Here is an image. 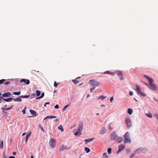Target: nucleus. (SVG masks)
<instances>
[{"label":"nucleus","mask_w":158,"mask_h":158,"mask_svg":"<svg viewBox=\"0 0 158 158\" xmlns=\"http://www.w3.org/2000/svg\"><path fill=\"white\" fill-rule=\"evenodd\" d=\"M144 76L148 80L149 84V88L152 90H154L156 89L157 87L156 85L152 83V82L153 81V79L152 78H151L149 76L146 75H144Z\"/></svg>","instance_id":"nucleus-1"},{"label":"nucleus","mask_w":158,"mask_h":158,"mask_svg":"<svg viewBox=\"0 0 158 158\" xmlns=\"http://www.w3.org/2000/svg\"><path fill=\"white\" fill-rule=\"evenodd\" d=\"M124 142L125 143H130L131 142V140L130 139L129 136V133L128 132H127L124 135Z\"/></svg>","instance_id":"nucleus-2"},{"label":"nucleus","mask_w":158,"mask_h":158,"mask_svg":"<svg viewBox=\"0 0 158 158\" xmlns=\"http://www.w3.org/2000/svg\"><path fill=\"white\" fill-rule=\"evenodd\" d=\"M89 83L90 85L92 86H94V87L98 86L100 85V83L99 81H98L95 80H90Z\"/></svg>","instance_id":"nucleus-3"},{"label":"nucleus","mask_w":158,"mask_h":158,"mask_svg":"<svg viewBox=\"0 0 158 158\" xmlns=\"http://www.w3.org/2000/svg\"><path fill=\"white\" fill-rule=\"evenodd\" d=\"M136 91L138 94L142 96L143 97H146V95L143 94L141 91V89L139 86L138 85H136Z\"/></svg>","instance_id":"nucleus-4"},{"label":"nucleus","mask_w":158,"mask_h":158,"mask_svg":"<svg viewBox=\"0 0 158 158\" xmlns=\"http://www.w3.org/2000/svg\"><path fill=\"white\" fill-rule=\"evenodd\" d=\"M50 146L52 148H55L56 145V141L54 139H51L49 143Z\"/></svg>","instance_id":"nucleus-5"},{"label":"nucleus","mask_w":158,"mask_h":158,"mask_svg":"<svg viewBox=\"0 0 158 158\" xmlns=\"http://www.w3.org/2000/svg\"><path fill=\"white\" fill-rule=\"evenodd\" d=\"M118 136L115 133V131H113L110 134V139L111 140H114Z\"/></svg>","instance_id":"nucleus-6"},{"label":"nucleus","mask_w":158,"mask_h":158,"mask_svg":"<svg viewBox=\"0 0 158 158\" xmlns=\"http://www.w3.org/2000/svg\"><path fill=\"white\" fill-rule=\"evenodd\" d=\"M125 122L127 124V126L129 127L131 126V120L128 118H127L125 119Z\"/></svg>","instance_id":"nucleus-7"},{"label":"nucleus","mask_w":158,"mask_h":158,"mask_svg":"<svg viewBox=\"0 0 158 158\" xmlns=\"http://www.w3.org/2000/svg\"><path fill=\"white\" fill-rule=\"evenodd\" d=\"M117 74L120 80H123L124 79V78L123 77V74L121 71H120L117 72Z\"/></svg>","instance_id":"nucleus-8"},{"label":"nucleus","mask_w":158,"mask_h":158,"mask_svg":"<svg viewBox=\"0 0 158 158\" xmlns=\"http://www.w3.org/2000/svg\"><path fill=\"white\" fill-rule=\"evenodd\" d=\"M70 148H67L66 146H65L64 145H62L61 147L60 148V151H63L65 149H69Z\"/></svg>","instance_id":"nucleus-9"},{"label":"nucleus","mask_w":158,"mask_h":158,"mask_svg":"<svg viewBox=\"0 0 158 158\" xmlns=\"http://www.w3.org/2000/svg\"><path fill=\"white\" fill-rule=\"evenodd\" d=\"M23 82L25 83V84H26L27 85H29L30 83V81L28 79H22L20 81V83H22Z\"/></svg>","instance_id":"nucleus-10"},{"label":"nucleus","mask_w":158,"mask_h":158,"mask_svg":"<svg viewBox=\"0 0 158 158\" xmlns=\"http://www.w3.org/2000/svg\"><path fill=\"white\" fill-rule=\"evenodd\" d=\"M83 124L82 123L80 124L78 126L77 130L82 132L83 129Z\"/></svg>","instance_id":"nucleus-11"},{"label":"nucleus","mask_w":158,"mask_h":158,"mask_svg":"<svg viewBox=\"0 0 158 158\" xmlns=\"http://www.w3.org/2000/svg\"><path fill=\"white\" fill-rule=\"evenodd\" d=\"M11 94L10 92H8L6 93L3 94L2 95V96L3 97H8L10 96L11 95Z\"/></svg>","instance_id":"nucleus-12"},{"label":"nucleus","mask_w":158,"mask_h":158,"mask_svg":"<svg viewBox=\"0 0 158 158\" xmlns=\"http://www.w3.org/2000/svg\"><path fill=\"white\" fill-rule=\"evenodd\" d=\"M116 142L117 143H120L123 140V138H121V137L118 136L117 138L115 139Z\"/></svg>","instance_id":"nucleus-13"},{"label":"nucleus","mask_w":158,"mask_h":158,"mask_svg":"<svg viewBox=\"0 0 158 158\" xmlns=\"http://www.w3.org/2000/svg\"><path fill=\"white\" fill-rule=\"evenodd\" d=\"M125 147V146L124 144H121L119 146L118 149L120 150L121 151L124 149Z\"/></svg>","instance_id":"nucleus-14"},{"label":"nucleus","mask_w":158,"mask_h":158,"mask_svg":"<svg viewBox=\"0 0 158 158\" xmlns=\"http://www.w3.org/2000/svg\"><path fill=\"white\" fill-rule=\"evenodd\" d=\"M82 134V132L80 131H77L74 133V135L75 136H79Z\"/></svg>","instance_id":"nucleus-15"},{"label":"nucleus","mask_w":158,"mask_h":158,"mask_svg":"<svg viewBox=\"0 0 158 158\" xmlns=\"http://www.w3.org/2000/svg\"><path fill=\"white\" fill-rule=\"evenodd\" d=\"M106 131V128L105 127H103L100 130V134L102 135L105 133Z\"/></svg>","instance_id":"nucleus-16"},{"label":"nucleus","mask_w":158,"mask_h":158,"mask_svg":"<svg viewBox=\"0 0 158 158\" xmlns=\"http://www.w3.org/2000/svg\"><path fill=\"white\" fill-rule=\"evenodd\" d=\"M31 134V132H29L27 133V135H26L25 137V143H26L27 140L29 138V137H30Z\"/></svg>","instance_id":"nucleus-17"},{"label":"nucleus","mask_w":158,"mask_h":158,"mask_svg":"<svg viewBox=\"0 0 158 158\" xmlns=\"http://www.w3.org/2000/svg\"><path fill=\"white\" fill-rule=\"evenodd\" d=\"M81 77H78L76 79L74 80H73L72 81L74 82L75 84H77L79 81V80L78 79L79 78H80Z\"/></svg>","instance_id":"nucleus-18"},{"label":"nucleus","mask_w":158,"mask_h":158,"mask_svg":"<svg viewBox=\"0 0 158 158\" xmlns=\"http://www.w3.org/2000/svg\"><path fill=\"white\" fill-rule=\"evenodd\" d=\"M30 112L31 113V114H32V115H35V116L37 115V114H37L36 112L34 110H30Z\"/></svg>","instance_id":"nucleus-19"},{"label":"nucleus","mask_w":158,"mask_h":158,"mask_svg":"<svg viewBox=\"0 0 158 158\" xmlns=\"http://www.w3.org/2000/svg\"><path fill=\"white\" fill-rule=\"evenodd\" d=\"M13 99V98H9L7 99H4L3 98V100L7 102H10L12 101V100Z\"/></svg>","instance_id":"nucleus-20"},{"label":"nucleus","mask_w":158,"mask_h":158,"mask_svg":"<svg viewBox=\"0 0 158 158\" xmlns=\"http://www.w3.org/2000/svg\"><path fill=\"white\" fill-rule=\"evenodd\" d=\"M127 112L130 115L133 112L132 109L131 108L128 109L127 110Z\"/></svg>","instance_id":"nucleus-21"},{"label":"nucleus","mask_w":158,"mask_h":158,"mask_svg":"<svg viewBox=\"0 0 158 158\" xmlns=\"http://www.w3.org/2000/svg\"><path fill=\"white\" fill-rule=\"evenodd\" d=\"M146 115L149 118H152V114L150 113H146Z\"/></svg>","instance_id":"nucleus-22"},{"label":"nucleus","mask_w":158,"mask_h":158,"mask_svg":"<svg viewBox=\"0 0 158 158\" xmlns=\"http://www.w3.org/2000/svg\"><path fill=\"white\" fill-rule=\"evenodd\" d=\"M56 116H47L44 119V120L45 119L47 118H56Z\"/></svg>","instance_id":"nucleus-23"},{"label":"nucleus","mask_w":158,"mask_h":158,"mask_svg":"<svg viewBox=\"0 0 158 158\" xmlns=\"http://www.w3.org/2000/svg\"><path fill=\"white\" fill-rule=\"evenodd\" d=\"M94 139V138H93L92 139H85V141H86V143H87L88 142H89L93 141Z\"/></svg>","instance_id":"nucleus-24"},{"label":"nucleus","mask_w":158,"mask_h":158,"mask_svg":"<svg viewBox=\"0 0 158 158\" xmlns=\"http://www.w3.org/2000/svg\"><path fill=\"white\" fill-rule=\"evenodd\" d=\"M13 100L15 101L16 102H21L22 101V99L20 98L13 99Z\"/></svg>","instance_id":"nucleus-25"},{"label":"nucleus","mask_w":158,"mask_h":158,"mask_svg":"<svg viewBox=\"0 0 158 158\" xmlns=\"http://www.w3.org/2000/svg\"><path fill=\"white\" fill-rule=\"evenodd\" d=\"M3 142L2 140H0V148L1 149L3 147Z\"/></svg>","instance_id":"nucleus-26"},{"label":"nucleus","mask_w":158,"mask_h":158,"mask_svg":"<svg viewBox=\"0 0 158 158\" xmlns=\"http://www.w3.org/2000/svg\"><path fill=\"white\" fill-rule=\"evenodd\" d=\"M58 128L59 130H60L62 132L64 130V129L63 127L61 125L59 126L58 127Z\"/></svg>","instance_id":"nucleus-27"},{"label":"nucleus","mask_w":158,"mask_h":158,"mask_svg":"<svg viewBox=\"0 0 158 158\" xmlns=\"http://www.w3.org/2000/svg\"><path fill=\"white\" fill-rule=\"evenodd\" d=\"M107 153L106 152L104 153L103 154V158H108V156L106 155Z\"/></svg>","instance_id":"nucleus-28"},{"label":"nucleus","mask_w":158,"mask_h":158,"mask_svg":"<svg viewBox=\"0 0 158 158\" xmlns=\"http://www.w3.org/2000/svg\"><path fill=\"white\" fill-rule=\"evenodd\" d=\"M106 98V97H105L103 95H101L99 96V98H98V99H102V100H103L104 98Z\"/></svg>","instance_id":"nucleus-29"},{"label":"nucleus","mask_w":158,"mask_h":158,"mask_svg":"<svg viewBox=\"0 0 158 158\" xmlns=\"http://www.w3.org/2000/svg\"><path fill=\"white\" fill-rule=\"evenodd\" d=\"M21 93L20 91H18L17 92H14L13 93V94L15 95H19Z\"/></svg>","instance_id":"nucleus-30"},{"label":"nucleus","mask_w":158,"mask_h":158,"mask_svg":"<svg viewBox=\"0 0 158 158\" xmlns=\"http://www.w3.org/2000/svg\"><path fill=\"white\" fill-rule=\"evenodd\" d=\"M44 92H43L42 93L41 95L39 97L36 98V99H38L42 98L44 97Z\"/></svg>","instance_id":"nucleus-31"},{"label":"nucleus","mask_w":158,"mask_h":158,"mask_svg":"<svg viewBox=\"0 0 158 158\" xmlns=\"http://www.w3.org/2000/svg\"><path fill=\"white\" fill-rule=\"evenodd\" d=\"M85 151L87 153H89L90 152V149L87 147H85Z\"/></svg>","instance_id":"nucleus-32"},{"label":"nucleus","mask_w":158,"mask_h":158,"mask_svg":"<svg viewBox=\"0 0 158 158\" xmlns=\"http://www.w3.org/2000/svg\"><path fill=\"white\" fill-rule=\"evenodd\" d=\"M40 94V92L39 90H37L36 91V95L37 96H39Z\"/></svg>","instance_id":"nucleus-33"},{"label":"nucleus","mask_w":158,"mask_h":158,"mask_svg":"<svg viewBox=\"0 0 158 158\" xmlns=\"http://www.w3.org/2000/svg\"><path fill=\"white\" fill-rule=\"evenodd\" d=\"M112 149L111 148H109L108 149L107 152L109 154H110L111 152Z\"/></svg>","instance_id":"nucleus-34"},{"label":"nucleus","mask_w":158,"mask_h":158,"mask_svg":"<svg viewBox=\"0 0 158 158\" xmlns=\"http://www.w3.org/2000/svg\"><path fill=\"white\" fill-rule=\"evenodd\" d=\"M29 96H30L29 95H25V96L22 95V96H21V97L22 98H28Z\"/></svg>","instance_id":"nucleus-35"},{"label":"nucleus","mask_w":158,"mask_h":158,"mask_svg":"<svg viewBox=\"0 0 158 158\" xmlns=\"http://www.w3.org/2000/svg\"><path fill=\"white\" fill-rule=\"evenodd\" d=\"M69 106V105L68 104L67 105L65 106L64 107L63 111H64L65 109Z\"/></svg>","instance_id":"nucleus-36"},{"label":"nucleus","mask_w":158,"mask_h":158,"mask_svg":"<svg viewBox=\"0 0 158 158\" xmlns=\"http://www.w3.org/2000/svg\"><path fill=\"white\" fill-rule=\"evenodd\" d=\"M5 81V80L3 79L0 80V84H2L4 83V81Z\"/></svg>","instance_id":"nucleus-37"},{"label":"nucleus","mask_w":158,"mask_h":158,"mask_svg":"<svg viewBox=\"0 0 158 158\" xmlns=\"http://www.w3.org/2000/svg\"><path fill=\"white\" fill-rule=\"evenodd\" d=\"M110 71H107L104 72V73L105 74H110Z\"/></svg>","instance_id":"nucleus-38"},{"label":"nucleus","mask_w":158,"mask_h":158,"mask_svg":"<svg viewBox=\"0 0 158 158\" xmlns=\"http://www.w3.org/2000/svg\"><path fill=\"white\" fill-rule=\"evenodd\" d=\"M96 88V87H94L92 88H91L90 89V91L91 92H93V90L95 89Z\"/></svg>","instance_id":"nucleus-39"},{"label":"nucleus","mask_w":158,"mask_h":158,"mask_svg":"<svg viewBox=\"0 0 158 158\" xmlns=\"http://www.w3.org/2000/svg\"><path fill=\"white\" fill-rule=\"evenodd\" d=\"M135 154H136L135 152H134V153H132L131 154V156H130V158H132L135 155Z\"/></svg>","instance_id":"nucleus-40"},{"label":"nucleus","mask_w":158,"mask_h":158,"mask_svg":"<svg viewBox=\"0 0 158 158\" xmlns=\"http://www.w3.org/2000/svg\"><path fill=\"white\" fill-rule=\"evenodd\" d=\"M154 116L157 118L158 119V114L156 113H154Z\"/></svg>","instance_id":"nucleus-41"},{"label":"nucleus","mask_w":158,"mask_h":158,"mask_svg":"<svg viewBox=\"0 0 158 158\" xmlns=\"http://www.w3.org/2000/svg\"><path fill=\"white\" fill-rule=\"evenodd\" d=\"M58 85V84H57L56 81H55L54 84V86L55 87H56Z\"/></svg>","instance_id":"nucleus-42"},{"label":"nucleus","mask_w":158,"mask_h":158,"mask_svg":"<svg viewBox=\"0 0 158 158\" xmlns=\"http://www.w3.org/2000/svg\"><path fill=\"white\" fill-rule=\"evenodd\" d=\"M13 107V106L10 107H9V108H6V109H5L4 110H9L11 108H12Z\"/></svg>","instance_id":"nucleus-43"},{"label":"nucleus","mask_w":158,"mask_h":158,"mask_svg":"<svg viewBox=\"0 0 158 158\" xmlns=\"http://www.w3.org/2000/svg\"><path fill=\"white\" fill-rule=\"evenodd\" d=\"M111 123H110L109 127V129L110 130H112V128L110 126V125H111Z\"/></svg>","instance_id":"nucleus-44"},{"label":"nucleus","mask_w":158,"mask_h":158,"mask_svg":"<svg viewBox=\"0 0 158 158\" xmlns=\"http://www.w3.org/2000/svg\"><path fill=\"white\" fill-rule=\"evenodd\" d=\"M133 94V92L132 91H130L129 92V94L130 96H132Z\"/></svg>","instance_id":"nucleus-45"},{"label":"nucleus","mask_w":158,"mask_h":158,"mask_svg":"<svg viewBox=\"0 0 158 158\" xmlns=\"http://www.w3.org/2000/svg\"><path fill=\"white\" fill-rule=\"evenodd\" d=\"M59 108V106L58 105H56L55 106V108L56 109H58V108Z\"/></svg>","instance_id":"nucleus-46"},{"label":"nucleus","mask_w":158,"mask_h":158,"mask_svg":"<svg viewBox=\"0 0 158 158\" xmlns=\"http://www.w3.org/2000/svg\"><path fill=\"white\" fill-rule=\"evenodd\" d=\"M113 97L112 96L111 97V98H110V102H112L113 101Z\"/></svg>","instance_id":"nucleus-47"},{"label":"nucleus","mask_w":158,"mask_h":158,"mask_svg":"<svg viewBox=\"0 0 158 158\" xmlns=\"http://www.w3.org/2000/svg\"><path fill=\"white\" fill-rule=\"evenodd\" d=\"M3 158H6V156L4 152L3 153Z\"/></svg>","instance_id":"nucleus-48"},{"label":"nucleus","mask_w":158,"mask_h":158,"mask_svg":"<svg viewBox=\"0 0 158 158\" xmlns=\"http://www.w3.org/2000/svg\"><path fill=\"white\" fill-rule=\"evenodd\" d=\"M4 83L5 85H7V84H9L10 82L8 81H6V82H4Z\"/></svg>","instance_id":"nucleus-49"},{"label":"nucleus","mask_w":158,"mask_h":158,"mask_svg":"<svg viewBox=\"0 0 158 158\" xmlns=\"http://www.w3.org/2000/svg\"><path fill=\"white\" fill-rule=\"evenodd\" d=\"M115 74V72H110V74L111 75H114Z\"/></svg>","instance_id":"nucleus-50"},{"label":"nucleus","mask_w":158,"mask_h":158,"mask_svg":"<svg viewBox=\"0 0 158 158\" xmlns=\"http://www.w3.org/2000/svg\"><path fill=\"white\" fill-rule=\"evenodd\" d=\"M22 112H23V114H25V111L24 110V109H23L22 111Z\"/></svg>","instance_id":"nucleus-51"},{"label":"nucleus","mask_w":158,"mask_h":158,"mask_svg":"<svg viewBox=\"0 0 158 158\" xmlns=\"http://www.w3.org/2000/svg\"><path fill=\"white\" fill-rule=\"evenodd\" d=\"M144 84H145V85H147L148 87H149V85L148 84L146 83H144Z\"/></svg>","instance_id":"nucleus-52"},{"label":"nucleus","mask_w":158,"mask_h":158,"mask_svg":"<svg viewBox=\"0 0 158 158\" xmlns=\"http://www.w3.org/2000/svg\"><path fill=\"white\" fill-rule=\"evenodd\" d=\"M121 151L119 149H118V151L117 152V153H118L119 152H121Z\"/></svg>","instance_id":"nucleus-53"},{"label":"nucleus","mask_w":158,"mask_h":158,"mask_svg":"<svg viewBox=\"0 0 158 158\" xmlns=\"http://www.w3.org/2000/svg\"><path fill=\"white\" fill-rule=\"evenodd\" d=\"M16 152H13V155H16Z\"/></svg>","instance_id":"nucleus-54"},{"label":"nucleus","mask_w":158,"mask_h":158,"mask_svg":"<svg viewBox=\"0 0 158 158\" xmlns=\"http://www.w3.org/2000/svg\"><path fill=\"white\" fill-rule=\"evenodd\" d=\"M41 129L42 131L43 132H44V130L42 127H41Z\"/></svg>","instance_id":"nucleus-55"},{"label":"nucleus","mask_w":158,"mask_h":158,"mask_svg":"<svg viewBox=\"0 0 158 158\" xmlns=\"http://www.w3.org/2000/svg\"><path fill=\"white\" fill-rule=\"evenodd\" d=\"M9 158H15V157L13 156H10Z\"/></svg>","instance_id":"nucleus-56"},{"label":"nucleus","mask_w":158,"mask_h":158,"mask_svg":"<svg viewBox=\"0 0 158 158\" xmlns=\"http://www.w3.org/2000/svg\"><path fill=\"white\" fill-rule=\"evenodd\" d=\"M49 102H47L45 103V105L46 104H49Z\"/></svg>","instance_id":"nucleus-57"},{"label":"nucleus","mask_w":158,"mask_h":158,"mask_svg":"<svg viewBox=\"0 0 158 158\" xmlns=\"http://www.w3.org/2000/svg\"><path fill=\"white\" fill-rule=\"evenodd\" d=\"M58 121V119H56L54 121L55 122H57Z\"/></svg>","instance_id":"nucleus-58"},{"label":"nucleus","mask_w":158,"mask_h":158,"mask_svg":"<svg viewBox=\"0 0 158 158\" xmlns=\"http://www.w3.org/2000/svg\"><path fill=\"white\" fill-rule=\"evenodd\" d=\"M25 134H26V133H23L22 134V135H23H23H25Z\"/></svg>","instance_id":"nucleus-59"},{"label":"nucleus","mask_w":158,"mask_h":158,"mask_svg":"<svg viewBox=\"0 0 158 158\" xmlns=\"http://www.w3.org/2000/svg\"><path fill=\"white\" fill-rule=\"evenodd\" d=\"M134 99H135V100L137 102H138V101L137 100H136V99H135V98H134Z\"/></svg>","instance_id":"nucleus-60"},{"label":"nucleus","mask_w":158,"mask_h":158,"mask_svg":"<svg viewBox=\"0 0 158 158\" xmlns=\"http://www.w3.org/2000/svg\"><path fill=\"white\" fill-rule=\"evenodd\" d=\"M31 158H33V156L32 155H31Z\"/></svg>","instance_id":"nucleus-61"},{"label":"nucleus","mask_w":158,"mask_h":158,"mask_svg":"<svg viewBox=\"0 0 158 158\" xmlns=\"http://www.w3.org/2000/svg\"><path fill=\"white\" fill-rule=\"evenodd\" d=\"M105 106L104 105H101V106Z\"/></svg>","instance_id":"nucleus-62"},{"label":"nucleus","mask_w":158,"mask_h":158,"mask_svg":"<svg viewBox=\"0 0 158 158\" xmlns=\"http://www.w3.org/2000/svg\"><path fill=\"white\" fill-rule=\"evenodd\" d=\"M154 100L155 101H157V100H156V99L155 98H154Z\"/></svg>","instance_id":"nucleus-63"},{"label":"nucleus","mask_w":158,"mask_h":158,"mask_svg":"<svg viewBox=\"0 0 158 158\" xmlns=\"http://www.w3.org/2000/svg\"><path fill=\"white\" fill-rule=\"evenodd\" d=\"M35 71V70H32V71H31V73H34V72H33V71Z\"/></svg>","instance_id":"nucleus-64"}]
</instances>
